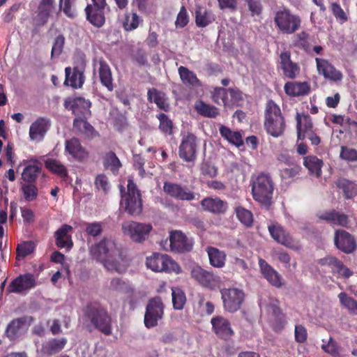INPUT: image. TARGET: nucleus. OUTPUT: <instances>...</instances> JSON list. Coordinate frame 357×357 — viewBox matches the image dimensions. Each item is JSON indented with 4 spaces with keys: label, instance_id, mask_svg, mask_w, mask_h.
<instances>
[{
    "label": "nucleus",
    "instance_id": "a19ab883",
    "mask_svg": "<svg viewBox=\"0 0 357 357\" xmlns=\"http://www.w3.org/2000/svg\"><path fill=\"white\" fill-rule=\"evenodd\" d=\"M182 82L187 86H199L201 85L199 79L196 74L188 68L180 66L178 69Z\"/></svg>",
    "mask_w": 357,
    "mask_h": 357
},
{
    "label": "nucleus",
    "instance_id": "a878e982",
    "mask_svg": "<svg viewBox=\"0 0 357 357\" xmlns=\"http://www.w3.org/2000/svg\"><path fill=\"white\" fill-rule=\"evenodd\" d=\"M268 229L271 237L278 243L289 248L294 247V240L280 224L273 222L268 225Z\"/></svg>",
    "mask_w": 357,
    "mask_h": 357
},
{
    "label": "nucleus",
    "instance_id": "603ef678",
    "mask_svg": "<svg viewBox=\"0 0 357 357\" xmlns=\"http://www.w3.org/2000/svg\"><path fill=\"white\" fill-rule=\"evenodd\" d=\"M227 90L222 87H216L213 92V100L218 105L227 106L229 105V95Z\"/></svg>",
    "mask_w": 357,
    "mask_h": 357
},
{
    "label": "nucleus",
    "instance_id": "13d9d810",
    "mask_svg": "<svg viewBox=\"0 0 357 357\" xmlns=\"http://www.w3.org/2000/svg\"><path fill=\"white\" fill-rule=\"evenodd\" d=\"M73 126L79 132L91 136L94 132V128L86 121L84 120L82 117H77L73 121Z\"/></svg>",
    "mask_w": 357,
    "mask_h": 357
},
{
    "label": "nucleus",
    "instance_id": "8fccbe9b",
    "mask_svg": "<svg viewBox=\"0 0 357 357\" xmlns=\"http://www.w3.org/2000/svg\"><path fill=\"white\" fill-rule=\"evenodd\" d=\"M338 298L342 306H344L350 314L357 315V301L344 292L338 295Z\"/></svg>",
    "mask_w": 357,
    "mask_h": 357
},
{
    "label": "nucleus",
    "instance_id": "4be33fe9",
    "mask_svg": "<svg viewBox=\"0 0 357 357\" xmlns=\"http://www.w3.org/2000/svg\"><path fill=\"white\" fill-rule=\"evenodd\" d=\"M336 247L345 253H351L356 248L354 237L344 230H337L334 238Z\"/></svg>",
    "mask_w": 357,
    "mask_h": 357
},
{
    "label": "nucleus",
    "instance_id": "f03ea898",
    "mask_svg": "<svg viewBox=\"0 0 357 357\" xmlns=\"http://www.w3.org/2000/svg\"><path fill=\"white\" fill-rule=\"evenodd\" d=\"M91 255L110 270L120 272L118 259H122V253L114 241L103 238L91 249Z\"/></svg>",
    "mask_w": 357,
    "mask_h": 357
},
{
    "label": "nucleus",
    "instance_id": "ddd939ff",
    "mask_svg": "<svg viewBox=\"0 0 357 357\" xmlns=\"http://www.w3.org/2000/svg\"><path fill=\"white\" fill-rule=\"evenodd\" d=\"M163 191L169 197L180 201H192L196 199L197 194L188 186L178 183L166 181L163 184Z\"/></svg>",
    "mask_w": 357,
    "mask_h": 357
},
{
    "label": "nucleus",
    "instance_id": "de8ad7c7",
    "mask_svg": "<svg viewBox=\"0 0 357 357\" xmlns=\"http://www.w3.org/2000/svg\"><path fill=\"white\" fill-rule=\"evenodd\" d=\"M214 19L205 8L197 6L195 10V23L198 27H206L210 24Z\"/></svg>",
    "mask_w": 357,
    "mask_h": 357
},
{
    "label": "nucleus",
    "instance_id": "4d7b16f0",
    "mask_svg": "<svg viewBox=\"0 0 357 357\" xmlns=\"http://www.w3.org/2000/svg\"><path fill=\"white\" fill-rule=\"evenodd\" d=\"M34 243L32 241H24L17 247L16 259L20 260L31 254L34 250Z\"/></svg>",
    "mask_w": 357,
    "mask_h": 357
},
{
    "label": "nucleus",
    "instance_id": "49530a36",
    "mask_svg": "<svg viewBox=\"0 0 357 357\" xmlns=\"http://www.w3.org/2000/svg\"><path fill=\"white\" fill-rule=\"evenodd\" d=\"M45 167L52 173L56 174L61 178L68 176V170L66 167L59 160L49 158L45 162Z\"/></svg>",
    "mask_w": 357,
    "mask_h": 357
},
{
    "label": "nucleus",
    "instance_id": "c03bdc74",
    "mask_svg": "<svg viewBox=\"0 0 357 357\" xmlns=\"http://www.w3.org/2000/svg\"><path fill=\"white\" fill-rule=\"evenodd\" d=\"M303 165L308 169L311 175L319 177L321 174L323 166L322 160L314 155H309L304 158Z\"/></svg>",
    "mask_w": 357,
    "mask_h": 357
},
{
    "label": "nucleus",
    "instance_id": "e433bc0d",
    "mask_svg": "<svg viewBox=\"0 0 357 357\" xmlns=\"http://www.w3.org/2000/svg\"><path fill=\"white\" fill-rule=\"evenodd\" d=\"M147 96L149 101L153 102L159 109L165 112H167L169 109V105L167 102L166 96L163 92L155 89H149Z\"/></svg>",
    "mask_w": 357,
    "mask_h": 357
},
{
    "label": "nucleus",
    "instance_id": "9d476101",
    "mask_svg": "<svg viewBox=\"0 0 357 357\" xmlns=\"http://www.w3.org/2000/svg\"><path fill=\"white\" fill-rule=\"evenodd\" d=\"M191 276L200 286L210 290L219 288L221 284V279L218 275L200 266L192 268Z\"/></svg>",
    "mask_w": 357,
    "mask_h": 357
},
{
    "label": "nucleus",
    "instance_id": "e2e57ef3",
    "mask_svg": "<svg viewBox=\"0 0 357 357\" xmlns=\"http://www.w3.org/2000/svg\"><path fill=\"white\" fill-rule=\"evenodd\" d=\"M103 229V223L100 222H86L85 231L93 237H96L101 234Z\"/></svg>",
    "mask_w": 357,
    "mask_h": 357
},
{
    "label": "nucleus",
    "instance_id": "5fc2aeb1",
    "mask_svg": "<svg viewBox=\"0 0 357 357\" xmlns=\"http://www.w3.org/2000/svg\"><path fill=\"white\" fill-rule=\"evenodd\" d=\"M321 349L333 357L340 356V348L337 342L331 337L328 340H322Z\"/></svg>",
    "mask_w": 357,
    "mask_h": 357
},
{
    "label": "nucleus",
    "instance_id": "bb28decb",
    "mask_svg": "<svg viewBox=\"0 0 357 357\" xmlns=\"http://www.w3.org/2000/svg\"><path fill=\"white\" fill-rule=\"evenodd\" d=\"M72 230V226L64 224L54 232L55 243L58 248L67 250H70L73 248L72 236L69 234Z\"/></svg>",
    "mask_w": 357,
    "mask_h": 357
},
{
    "label": "nucleus",
    "instance_id": "052dcab7",
    "mask_svg": "<svg viewBox=\"0 0 357 357\" xmlns=\"http://www.w3.org/2000/svg\"><path fill=\"white\" fill-rule=\"evenodd\" d=\"M22 191L24 199L28 202L36 199L38 192V188L33 183H30L24 184L22 186Z\"/></svg>",
    "mask_w": 357,
    "mask_h": 357
},
{
    "label": "nucleus",
    "instance_id": "473e14b6",
    "mask_svg": "<svg viewBox=\"0 0 357 357\" xmlns=\"http://www.w3.org/2000/svg\"><path fill=\"white\" fill-rule=\"evenodd\" d=\"M296 121L298 139H303V135H306L308 132L314 130L310 115L298 113L296 115Z\"/></svg>",
    "mask_w": 357,
    "mask_h": 357
},
{
    "label": "nucleus",
    "instance_id": "f8f14e48",
    "mask_svg": "<svg viewBox=\"0 0 357 357\" xmlns=\"http://www.w3.org/2000/svg\"><path fill=\"white\" fill-rule=\"evenodd\" d=\"M221 297L225 310L234 312L240 309L245 294L237 288L223 289L221 290Z\"/></svg>",
    "mask_w": 357,
    "mask_h": 357
},
{
    "label": "nucleus",
    "instance_id": "69168bd1",
    "mask_svg": "<svg viewBox=\"0 0 357 357\" xmlns=\"http://www.w3.org/2000/svg\"><path fill=\"white\" fill-rule=\"evenodd\" d=\"M65 40V37L62 34H60L55 38L51 52L52 58L54 56H59L62 53Z\"/></svg>",
    "mask_w": 357,
    "mask_h": 357
},
{
    "label": "nucleus",
    "instance_id": "0e129e2a",
    "mask_svg": "<svg viewBox=\"0 0 357 357\" xmlns=\"http://www.w3.org/2000/svg\"><path fill=\"white\" fill-rule=\"evenodd\" d=\"M75 1V0H59L60 9H62L67 17L72 19L76 16V10L73 7Z\"/></svg>",
    "mask_w": 357,
    "mask_h": 357
},
{
    "label": "nucleus",
    "instance_id": "338daca9",
    "mask_svg": "<svg viewBox=\"0 0 357 357\" xmlns=\"http://www.w3.org/2000/svg\"><path fill=\"white\" fill-rule=\"evenodd\" d=\"M247 6L250 15L255 17V20L259 18L261 13L262 7L261 3L257 0H247Z\"/></svg>",
    "mask_w": 357,
    "mask_h": 357
},
{
    "label": "nucleus",
    "instance_id": "20e7f679",
    "mask_svg": "<svg viewBox=\"0 0 357 357\" xmlns=\"http://www.w3.org/2000/svg\"><path fill=\"white\" fill-rule=\"evenodd\" d=\"M120 192L121 194V204L124 207L125 211L132 215L140 214L142 211L141 194L132 178L128 180L127 192H125L123 185H120Z\"/></svg>",
    "mask_w": 357,
    "mask_h": 357
},
{
    "label": "nucleus",
    "instance_id": "f704fd0d",
    "mask_svg": "<svg viewBox=\"0 0 357 357\" xmlns=\"http://www.w3.org/2000/svg\"><path fill=\"white\" fill-rule=\"evenodd\" d=\"M319 218L333 225H339L342 227H347L349 222L348 217L346 215L333 211L321 213L319 215Z\"/></svg>",
    "mask_w": 357,
    "mask_h": 357
},
{
    "label": "nucleus",
    "instance_id": "58836bf2",
    "mask_svg": "<svg viewBox=\"0 0 357 357\" xmlns=\"http://www.w3.org/2000/svg\"><path fill=\"white\" fill-rule=\"evenodd\" d=\"M26 320L24 318H17L13 319L7 326L5 335L11 341L15 340L19 337L20 330L24 325Z\"/></svg>",
    "mask_w": 357,
    "mask_h": 357
},
{
    "label": "nucleus",
    "instance_id": "423d86ee",
    "mask_svg": "<svg viewBox=\"0 0 357 357\" xmlns=\"http://www.w3.org/2000/svg\"><path fill=\"white\" fill-rule=\"evenodd\" d=\"M147 268L154 272L165 273H181V267L167 255L155 252L152 255L147 257L146 260Z\"/></svg>",
    "mask_w": 357,
    "mask_h": 357
},
{
    "label": "nucleus",
    "instance_id": "864d4df0",
    "mask_svg": "<svg viewBox=\"0 0 357 357\" xmlns=\"http://www.w3.org/2000/svg\"><path fill=\"white\" fill-rule=\"evenodd\" d=\"M172 296L174 308L177 310H182L186 303L185 293L180 289H172Z\"/></svg>",
    "mask_w": 357,
    "mask_h": 357
},
{
    "label": "nucleus",
    "instance_id": "b1692460",
    "mask_svg": "<svg viewBox=\"0 0 357 357\" xmlns=\"http://www.w3.org/2000/svg\"><path fill=\"white\" fill-rule=\"evenodd\" d=\"M200 204L204 211L215 215L225 214L228 208L227 202L219 197H205L201 201Z\"/></svg>",
    "mask_w": 357,
    "mask_h": 357
},
{
    "label": "nucleus",
    "instance_id": "f3484780",
    "mask_svg": "<svg viewBox=\"0 0 357 357\" xmlns=\"http://www.w3.org/2000/svg\"><path fill=\"white\" fill-rule=\"evenodd\" d=\"M197 137L190 132L182 137L178 149L181 158L186 162H193L196 159Z\"/></svg>",
    "mask_w": 357,
    "mask_h": 357
},
{
    "label": "nucleus",
    "instance_id": "2f4dec72",
    "mask_svg": "<svg viewBox=\"0 0 357 357\" xmlns=\"http://www.w3.org/2000/svg\"><path fill=\"white\" fill-rule=\"evenodd\" d=\"M41 170L42 165L40 163L37 161L29 162L23 169L22 178L26 183H34Z\"/></svg>",
    "mask_w": 357,
    "mask_h": 357
},
{
    "label": "nucleus",
    "instance_id": "09e8293b",
    "mask_svg": "<svg viewBox=\"0 0 357 357\" xmlns=\"http://www.w3.org/2000/svg\"><path fill=\"white\" fill-rule=\"evenodd\" d=\"M337 186L342 190L347 199L353 198L357 194V186L349 180L341 178L337 181Z\"/></svg>",
    "mask_w": 357,
    "mask_h": 357
},
{
    "label": "nucleus",
    "instance_id": "37998d69",
    "mask_svg": "<svg viewBox=\"0 0 357 357\" xmlns=\"http://www.w3.org/2000/svg\"><path fill=\"white\" fill-rule=\"evenodd\" d=\"M220 135L229 143L240 146L243 144L241 134L237 131H232L229 128L222 125L219 128Z\"/></svg>",
    "mask_w": 357,
    "mask_h": 357
},
{
    "label": "nucleus",
    "instance_id": "4c0bfd02",
    "mask_svg": "<svg viewBox=\"0 0 357 357\" xmlns=\"http://www.w3.org/2000/svg\"><path fill=\"white\" fill-rule=\"evenodd\" d=\"M143 20L137 15V13L131 10L126 12L122 20V26L126 31H132L138 28Z\"/></svg>",
    "mask_w": 357,
    "mask_h": 357
},
{
    "label": "nucleus",
    "instance_id": "5701e85b",
    "mask_svg": "<svg viewBox=\"0 0 357 357\" xmlns=\"http://www.w3.org/2000/svg\"><path fill=\"white\" fill-rule=\"evenodd\" d=\"M65 151L72 158L79 162L86 160L89 155L88 151L82 146L79 140L75 137L66 141Z\"/></svg>",
    "mask_w": 357,
    "mask_h": 357
},
{
    "label": "nucleus",
    "instance_id": "0eeeda50",
    "mask_svg": "<svg viewBox=\"0 0 357 357\" xmlns=\"http://www.w3.org/2000/svg\"><path fill=\"white\" fill-rule=\"evenodd\" d=\"M165 305L162 299L156 296L149 299L146 307L144 323L147 328H151L158 325L164 316Z\"/></svg>",
    "mask_w": 357,
    "mask_h": 357
},
{
    "label": "nucleus",
    "instance_id": "c756f323",
    "mask_svg": "<svg viewBox=\"0 0 357 357\" xmlns=\"http://www.w3.org/2000/svg\"><path fill=\"white\" fill-rule=\"evenodd\" d=\"M317 68L319 74L332 80H340L342 77L340 71L337 70L327 60L316 58Z\"/></svg>",
    "mask_w": 357,
    "mask_h": 357
},
{
    "label": "nucleus",
    "instance_id": "7ed1b4c3",
    "mask_svg": "<svg viewBox=\"0 0 357 357\" xmlns=\"http://www.w3.org/2000/svg\"><path fill=\"white\" fill-rule=\"evenodd\" d=\"M251 185L255 200L265 206H270L274 189L271 177L263 173L253 176L251 178Z\"/></svg>",
    "mask_w": 357,
    "mask_h": 357
},
{
    "label": "nucleus",
    "instance_id": "412c9836",
    "mask_svg": "<svg viewBox=\"0 0 357 357\" xmlns=\"http://www.w3.org/2000/svg\"><path fill=\"white\" fill-rule=\"evenodd\" d=\"M172 250L178 252H189L192 250L193 243L181 231H171L169 235Z\"/></svg>",
    "mask_w": 357,
    "mask_h": 357
},
{
    "label": "nucleus",
    "instance_id": "a18cd8bd",
    "mask_svg": "<svg viewBox=\"0 0 357 357\" xmlns=\"http://www.w3.org/2000/svg\"><path fill=\"white\" fill-rule=\"evenodd\" d=\"M194 108L199 115L204 117L215 118L219 114L217 107L206 104L202 100L195 102Z\"/></svg>",
    "mask_w": 357,
    "mask_h": 357
},
{
    "label": "nucleus",
    "instance_id": "2eb2a0df",
    "mask_svg": "<svg viewBox=\"0 0 357 357\" xmlns=\"http://www.w3.org/2000/svg\"><path fill=\"white\" fill-rule=\"evenodd\" d=\"M85 67L86 61L83 57H80L79 64L74 66L73 71L70 67L66 68L64 84L74 89L81 88L84 83V71Z\"/></svg>",
    "mask_w": 357,
    "mask_h": 357
},
{
    "label": "nucleus",
    "instance_id": "6e6552de",
    "mask_svg": "<svg viewBox=\"0 0 357 357\" xmlns=\"http://www.w3.org/2000/svg\"><path fill=\"white\" fill-rule=\"evenodd\" d=\"M84 8L86 20L94 27L100 28L105 23L106 0H91Z\"/></svg>",
    "mask_w": 357,
    "mask_h": 357
},
{
    "label": "nucleus",
    "instance_id": "7c9ffc66",
    "mask_svg": "<svg viewBox=\"0 0 357 357\" xmlns=\"http://www.w3.org/2000/svg\"><path fill=\"white\" fill-rule=\"evenodd\" d=\"M98 76L100 83L107 88L109 91L114 90L113 77L111 68L108 63L104 61H99Z\"/></svg>",
    "mask_w": 357,
    "mask_h": 357
},
{
    "label": "nucleus",
    "instance_id": "79ce46f5",
    "mask_svg": "<svg viewBox=\"0 0 357 357\" xmlns=\"http://www.w3.org/2000/svg\"><path fill=\"white\" fill-rule=\"evenodd\" d=\"M109 289L119 294L128 295L132 294L134 292L133 288L128 282L119 278H114L111 280Z\"/></svg>",
    "mask_w": 357,
    "mask_h": 357
},
{
    "label": "nucleus",
    "instance_id": "f257e3e1",
    "mask_svg": "<svg viewBox=\"0 0 357 357\" xmlns=\"http://www.w3.org/2000/svg\"><path fill=\"white\" fill-rule=\"evenodd\" d=\"M82 323L91 332L97 330L105 335L112 333V318L107 309L98 302L89 303L82 310Z\"/></svg>",
    "mask_w": 357,
    "mask_h": 357
},
{
    "label": "nucleus",
    "instance_id": "3c124183",
    "mask_svg": "<svg viewBox=\"0 0 357 357\" xmlns=\"http://www.w3.org/2000/svg\"><path fill=\"white\" fill-rule=\"evenodd\" d=\"M157 119L159 120V129L160 130L167 135H171L173 133L174 124L172 121L164 113H160L156 115Z\"/></svg>",
    "mask_w": 357,
    "mask_h": 357
},
{
    "label": "nucleus",
    "instance_id": "774afa93",
    "mask_svg": "<svg viewBox=\"0 0 357 357\" xmlns=\"http://www.w3.org/2000/svg\"><path fill=\"white\" fill-rule=\"evenodd\" d=\"M333 274L334 275H337V278L347 279L353 275V271L344 266V264L340 260Z\"/></svg>",
    "mask_w": 357,
    "mask_h": 357
},
{
    "label": "nucleus",
    "instance_id": "aec40b11",
    "mask_svg": "<svg viewBox=\"0 0 357 357\" xmlns=\"http://www.w3.org/2000/svg\"><path fill=\"white\" fill-rule=\"evenodd\" d=\"M51 127V121L47 117H38L29 128V137L32 141L41 142Z\"/></svg>",
    "mask_w": 357,
    "mask_h": 357
},
{
    "label": "nucleus",
    "instance_id": "6e6d98bb",
    "mask_svg": "<svg viewBox=\"0 0 357 357\" xmlns=\"http://www.w3.org/2000/svg\"><path fill=\"white\" fill-rule=\"evenodd\" d=\"M339 261L340 260L335 257L326 256L319 259L317 264L322 271H328L333 273Z\"/></svg>",
    "mask_w": 357,
    "mask_h": 357
},
{
    "label": "nucleus",
    "instance_id": "cd10ccee",
    "mask_svg": "<svg viewBox=\"0 0 357 357\" xmlns=\"http://www.w3.org/2000/svg\"><path fill=\"white\" fill-rule=\"evenodd\" d=\"M290 52L284 51L280 55V65L284 76L294 79L300 73V67L296 63L291 61Z\"/></svg>",
    "mask_w": 357,
    "mask_h": 357
},
{
    "label": "nucleus",
    "instance_id": "a211bd4d",
    "mask_svg": "<svg viewBox=\"0 0 357 357\" xmlns=\"http://www.w3.org/2000/svg\"><path fill=\"white\" fill-rule=\"evenodd\" d=\"M63 105L77 117H83L90 113L91 102L82 97L68 98L65 99Z\"/></svg>",
    "mask_w": 357,
    "mask_h": 357
},
{
    "label": "nucleus",
    "instance_id": "72a5a7b5",
    "mask_svg": "<svg viewBox=\"0 0 357 357\" xmlns=\"http://www.w3.org/2000/svg\"><path fill=\"white\" fill-rule=\"evenodd\" d=\"M284 89L288 96L294 97L307 94L310 87L306 82H288L285 84Z\"/></svg>",
    "mask_w": 357,
    "mask_h": 357
},
{
    "label": "nucleus",
    "instance_id": "bf43d9fd",
    "mask_svg": "<svg viewBox=\"0 0 357 357\" xmlns=\"http://www.w3.org/2000/svg\"><path fill=\"white\" fill-rule=\"evenodd\" d=\"M330 9L339 23L343 24L347 21V13L341 8L339 3L336 2L332 3L330 6Z\"/></svg>",
    "mask_w": 357,
    "mask_h": 357
},
{
    "label": "nucleus",
    "instance_id": "9b49d317",
    "mask_svg": "<svg viewBox=\"0 0 357 357\" xmlns=\"http://www.w3.org/2000/svg\"><path fill=\"white\" fill-rule=\"evenodd\" d=\"M275 22L280 30L286 33L295 32L301 25L300 18L287 9L277 12Z\"/></svg>",
    "mask_w": 357,
    "mask_h": 357
},
{
    "label": "nucleus",
    "instance_id": "680f3d73",
    "mask_svg": "<svg viewBox=\"0 0 357 357\" xmlns=\"http://www.w3.org/2000/svg\"><path fill=\"white\" fill-rule=\"evenodd\" d=\"M94 185L97 190H101L105 193H107L110 188L109 179L105 174H99L96 176L94 181Z\"/></svg>",
    "mask_w": 357,
    "mask_h": 357
},
{
    "label": "nucleus",
    "instance_id": "6ab92c4d",
    "mask_svg": "<svg viewBox=\"0 0 357 357\" xmlns=\"http://www.w3.org/2000/svg\"><path fill=\"white\" fill-rule=\"evenodd\" d=\"M36 278L32 273L21 274L14 279L8 286V291L20 293L29 290L36 286Z\"/></svg>",
    "mask_w": 357,
    "mask_h": 357
},
{
    "label": "nucleus",
    "instance_id": "1a4fd4ad",
    "mask_svg": "<svg viewBox=\"0 0 357 357\" xmlns=\"http://www.w3.org/2000/svg\"><path fill=\"white\" fill-rule=\"evenodd\" d=\"M261 309H264L272 317L271 326L274 331L279 333L284 328L287 321L284 314L279 307V301L277 299L269 298L268 301L260 303Z\"/></svg>",
    "mask_w": 357,
    "mask_h": 357
},
{
    "label": "nucleus",
    "instance_id": "c85d7f7f",
    "mask_svg": "<svg viewBox=\"0 0 357 357\" xmlns=\"http://www.w3.org/2000/svg\"><path fill=\"white\" fill-rule=\"evenodd\" d=\"M261 272L267 281L273 286L280 288L283 284L282 276L273 269L265 260L259 259Z\"/></svg>",
    "mask_w": 357,
    "mask_h": 357
},
{
    "label": "nucleus",
    "instance_id": "dca6fc26",
    "mask_svg": "<svg viewBox=\"0 0 357 357\" xmlns=\"http://www.w3.org/2000/svg\"><path fill=\"white\" fill-rule=\"evenodd\" d=\"M212 331L218 338L224 341L229 340L234 335V331L228 319L221 315H216L211 319Z\"/></svg>",
    "mask_w": 357,
    "mask_h": 357
},
{
    "label": "nucleus",
    "instance_id": "39448f33",
    "mask_svg": "<svg viewBox=\"0 0 357 357\" xmlns=\"http://www.w3.org/2000/svg\"><path fill=\"white\" fill-rule=\"evenodd\" d=\"M264 126L268 133L275 137L281 135L284 130L285 123L280 109L273 100L266 104Z\"/></svg>",
    "mask_w": 357,
    "mask_h": 357
},
{
    "label": "nucleus",
    "instance_id": "ea45409f",
    "mask_svg": "<svg viewBox=\"0 0 357 357\" xmlns=\"http://www.w3.org/2000/svg\"><path fill=\"white\" fill-rule=\"evenodd\" d=\"M207 253L210 264L215 268H222L225 264L226 254L216 248L209 247Z\"/></svg>",
    "mask_w": 357,
    "mask_h": 357
},
{
    "label": "nucleus",
    "instance_id": "4468645a",
    "mask_svg": "<svg viewBox=\"0 0 357 357\" xmlns=\"http://www.w3.org/2000/svg\"><path fill=\"white\" fill-rule=\"evenodd\" d=\"M152 229L151 224L134 221L128 222L123 225L124 232L128 234L133 241L137 243H141L147 239Z\"/></svg>",
    "mask_w": 357,
    "mask_h": 357
},
{
    "label": "nucleus",
    "instance_id": "c9c22d12",
    "mask_svg": "<svg viewBox=\"0 0 357 357\" xmlns=\"http://www.w3.org/2000/svg\"><path fill=\"white\" fill-rule=\"evenodd\" d=\"M102 164L105 169H109L114 175H117L122 164L113 151L106 153L102 157Z\"/></svg>",
    "mask_w": 357,
    "mask_h": 357
},
{
    "label": "nucleus",
    "instance_id": "393cba45",
    "mask_svg": "<svg viewBox=\"0 0 357 357\" xmlns=\"http://www.w3.org/2000/svg\"><path fill=\"white\" fill-rule=\"evenodd\" d=\"M67 342L68 340L66 337L50 339L41 344L39 352L43 357L52 356L61 351L66 345Z\"/></svg>",
    "mask_w": 357,
    "mask_h": 357
}]
</instances>
